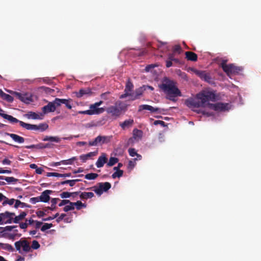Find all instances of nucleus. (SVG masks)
<instances>
[{
    "instance_id": "nucleus-14",
    "label": "nucleus",
    "mask_w": 261,
    "mask_h": 261,
    "mask_svg": "<svg viewBox=\"0 0 261 261\" xmlns=\"http://www.w3.org/2000/svg\"><path fill=\"white\" fill-rule=\"evenodd\" d=\"M143 110H148L151 113L158 112L159 113H161L162 110L158 108H154L148 105H142L139 106L138 108V112H140Z\"/></svg>"
},
{
    "instance_id": "nucleus-48",
    "label": "nucleus",
    "mask_w": 261,
    "mask_h": 261,
    "mask_svg": "<svg viewBox=\"0 0 261 261\" xmlns=\"http://www.w3.org/2000/svg\"><path fill=\"white\" fill-rule=\"evenodd\" d=\"M123 171L121 170L119 171H115L112 175V177L113 179L116 178V177L120 178L123 175Z\"/></svg>"
},
{
    "instance_id": "nucleus-40",
    "label": "nucleus",
    "mask_w": 261,
    "mask_h": 261,
    "mask_svg": "<svg viewBox=\"0 0 261 261\" xmlns=\"http://www.w3.org/2000/svg\"><path fill=\"white\" fill-rule=\"evenodd\" d=\"M15 203L14 205V207L16 208H18L19 206H20L21 207H22V208L25 207H30V205H29L28 204H27L25 203L21 202L19 200H15Z\"/></svg>"
},
{
    "instance_id": "nucleus-25",
    "label": "nucleus",
    "mask_w": 261,
    "mask_h": 261,
    "mask_svg": "<svg viewBox=\"0 0 261 261\" xmlns=\"http://www.w3.org/2000/svg\"><path fill=\"white\" fill-rule=\"evenodd\" d=\"M8 136L10 137L14 141L19 143H22L24 142V138L15 134H7Z\"/></svg>"
},
{
    "instance_id": "nucleus-52",
    "label": "nucleus",
    "mask_w": 261,
    "mask_h": 261,
    "mask_svg": "<svg viewBox=\"0 0 261 261\" xmlns=\"http://www.w3.org/2000/svg\"><path fill=\"white\" fill-rule=\"evenodd\" d=\"M61 141L60 138L58 136H50L49 141L50 142H54L56 143H60Z\"/></svg>"
},
{
    "instance_id": "nucleus-50",
    "label": "nucleus",
    "mask_w": 261,
    "mask_h": 261,
    "mask_svg": "<svg viewBox=\"0 0 261 261\" xmlns=\"http://www.w3.org/2000/svg\"><path fill=\"white\" fill-rule=\"evenodd\" d=\"M40 247V245L38 242L36 240H34L32 241V244L31 246V249H38Z\"/></svg>"
},
{
    "instance_id": "nucleus-57",
    "label": "nucleus",
    "mask_w": 261,
    "mask_h": 261,
    "mask_svg": "<svg viewBox=\"0 0 261 261\" xmlns=\"http://www.w3.org/2000/svg\"><path fill=\"white\" fill-rule=\"evenodd\" d=\"M17 228V226H7L4 228L3 232H6L7 231H12V230Z\"/></svg>"
},
{
    "instance_id": "nucleus-10",
    "label": "nucleus",
    "mask_w": 261,
    "mask_h": 261,
    "mask_svg": "<svg viewBox=\"0 0 261 261\" xmlns=\"http://www.w3.org/2000/svg\"><path fill=\"white\" fill-rule=\"evenodd\" d=\"M13 94L18 99L25 103H30L33 101L32 96L27 93H21L18 92H14Z\"/></svg>"
},
{
    "instance_id": "nucleus-12",
    "label": "nucleus",
    "mask_w": 261,
    "mask_h": 261,
    "mask_svg": "<svg viewBox=\"0 0 261 261\" xmlns=\"http://www.w3.org/2000/svg\"><path fill=\"white\" fill-rule=\"evenodd\" d=\"M173 64L182 65L184 64L183 60L178 58L177 56L169 55L166 65H172Z\"/></svg>"
},
{
    "instance_id": "nucleus-41",
    "label": "nucleus",
    "mask_w": 261,
    "mask_h": 261,
    "mask_svg": "<svg viewBox=\"0 0 261 261\" xmlns=\"http://www.w3.org/2000/svg\"><path fill=\"white\" fill-rule=\"evenodd\" d=\"M119 160L118 158L115 157H111L109 159V162L107 163V166L111 167L114 165L115 164L118 163Z\"/></svg>"
},
{
    "instance_id": "nucleus-59",
    "label": "nucleus",
    "mask_w": 261,
    "mask_h": 261,
    "mask_svg": "<svg viewBox=\"0 0 261 261\" xmlns=\"http://www.w3.org/2000/svg\"><path fill=\"white\" fill-rule=\"evenodd\" d=\"M39 201H40L39 196L36 197H32L30 199V202L33 204H35Z\"/></svg>"
},
{
    "instance_id": "nucleus-58",
    "label": "nucleus",
    "mask_w": 261,
    "mask_h": 261,
    "mask_svg": "<svg viewBox=\"0 0 261 261\" xmlns=\"http://www.w3.org/2000/svg\"><path fill=\"white\" fill-rule=\"evenodd\" d=\"M43 83L50 85L52 83V80L48 77H43L41 79Z\"/></svg>"
},
{
    "instance_id": "nucleus-43",
    "label": "nucleus",
    "mask_w": 261,
    "mask_h": 261,
    "mask_svg": "<svg viewBox=\"0 0 261 261\" xmlns=\"http://www.w3.org/2000/svg\"><path fill=\"white\" fill-rule=\"evenodd\" d=\"M98 176V174L95 173H90L85 175V177L88 180L95 179Z\"/></svg>"
},
{
    "instance_id": "nucleus-45",
    "label": "nucleus",
    "mask_w": 261,
    "mask_h": 261,
    "mask_svg": "<svg viewBox=\"0 0 261 261\" xmlns=\"http://www.w3.org/2000/svg\"><path fill=\"white\" fill-rule=\"evenodd\" d=\"M68 205H66L64 208L63 211L65 212H68L69 211L73 210L74 209L73 202H71L68 203Z\"/></svg>"
},
{
    "instance_id": "nucleus-13",
    "label": "nucleus",
    "mask_w": 261,
    "mask_h": 261,
    "mask_svg": "<svg viewBox=\"0 0 261 261\" xmlns=\"http://www.w3.org/2000/svg\"><path fill=\"white\" fill-rule=\"evenodd\" d=\"M207 106L210 109L216 111H222L226 109L227 104L221 102L213 104L207 102Z\"/></svg>"
},
{
    "instance_id": "nucleus-55",
    "label": "nucleus",
    "mask_w": 261,
    "mask_h": 261,
    "mask_svg": "<svg viewBox=\"0 0 261 261\" xmlns=\"http://www.w3.org/2000/svg\"><path fill=\"white\" fill-rule=\"evenodd\" d=\"M61 198H67L71 197L70 192H63L60 194Z\"/></svg>"
},
{
    "instance_id": "nucleus-39",
    "label": "nucleus",
    "mask_w": 261,
    "mask_h": 261,
    "mask_svg": "<svg viewBox=\"0 0 261 261\" xmlns=\"http://www.w3.org/2000/svg\"><path fill=\"white\" fill-rule=\"evenodd\" d=\"M25 116L29 119H40L39 115L35 112H29L25 114Z\"/></svg>"
},
{
    "instance_id": "nucleus-5",
    "label": "nucleus",
    "mask_w": 261,
    "mask_h": 261,
    "mask_svg": "<svg viewBox=\"0 0 261 261\" xmlns=\"http://www.w3.org/2000/svg\"><path fill=\"white\" fill-rule=\"evenodd\" d=\"M14 245L16 249L20 253H22V251L25 253L31 251L30 243L25 239H21L19 241L16 242Z\"/></svg>"
},
{
    "instance_id": "nucleus-3",
    "label": "nucleus",
    "mask_w": 261,
    "mask_h": 261,
    "mask_svg": "<svg viewBox=\"0 0 261 261\" xmlns=\"http://www.w3.org/2000/svg\"><path fill=\"white\" fill-rule=\"evenodd\" d=\"M147 47L148 49L142 48L131 50L129 52V55L133 58L136 59V60H141L143 57L148 53V51H150L149 49L152 50L155 48L154 47H152L150 43H148L147 44Z\"/></svg>"
},
{
    "instance_id": "nucleus-21",
    "label": "nucleus",
    "mask_w": 261,
    "mask_h": 261,
    "mask_svg": "<svg viewBox=\"0 0 261 261\" xmlns=\"http://www.w3.org/2000/svg\"><path fill=\"white\" fill-rule=\"evenodd\" d=\"M107 111L112 116H119L120 114V110L116 106H113L108 108Z\"/></svg>"
},
{
    "instance_id": "nucleus-60",
    "label": "nucleus",
    "mask_w": 261,
    "mask_h": 261,
    "mask_svg": "<svg viewBox=\"0 0 261 261\" xmlns=\"http://www.w3.org/2000/svg\"><path fill=\"white\" fill-rule=\"evenodd\" d=\"M69 202H70L69 200L64 199V200H61L60 203L59 204V206L61 207L64 205L68 204V203H69Z\"/></svg>"
},
{
    "instance_id": "nucleus-37",
    "label": "nucleus",
    "mask_w": 261,
    "mask_h": 261,
    "mask_svg": "<svg viewBox=\"0 0 261 261\" xmlns=\"http://www.w3.org/2000/svg\"><path fill=\"white\" fill-rule=\"evenodd\" d=\"M61 103L62 104H64L65 106L68 109H72V99L71 98L69 99H61Z\"/></svg>"
},
{
    "instance_id": "nucleus-36",
    "label": "nucleus",
    "mask_w": 261,
    "mask_h": 261,
    "mask_svg": "<svg viewBox=\"0 0 261 261\" xmlns=\"http://www.w3.org/2000/svg\"><path fill=\"white\" fill-rule=\"evenodd\" d=\"M27 216V213L25 212H21L18 216L14 217L13 222L18 223L20 221L23 220Z\"/></svg>"
},
{
    "instance_id": "nucleus-42",
    "label": "nucleus",
    "mask_w": 261,
    "mask_h": 261,
    "mask_svg": "<svg viewBox=\"0 0 261 261\" xmlns=\"http://www.w3.org/2000/svg\"><path fill=\"white\" fill-rule=\"evenodd\" d=\"M77 160L76 156H73L68 160L61 161L62 164L65 165H72L74 161Z\"/></svg>"
},
{
    "instance_id": "nucleus-33",
    "label": "nucleus",
    "mask_w": 261,
    "mask_h": 261,
    "mask_svg": "<svg viewBox=\"0 0 261 261\" xmlns=\"http://www.w3.org/2000/svg\"><path fill=\"white\" fill-rule=\"evenodd\" d=\"M94 196V194L93 192H81L80 197L81 199H87L92 198Z\"/></svg>"
},
{
    "instance_id": "nucleus-29",
    "label": "nucleus",
    "mask_w": 261,
    "mask_h": 261,
    "mask_svg": "<svg viewBox=\"0 0 261 261\" xmlns=\"http://www.w3.org/2000/svg\"><path fill=\"white\" fill-rule=\"evenodd\" d=\"M172 52L169 55L178 56L182 53L183 50L179 45H175L172 48Z\"/></svg>"
},
{
    "instance_id": "nucleus-63",
    "label": "nucleus",
    "mask_w": 261,
    "mask_h": 261,
    "mask_svg": "<svg viewBox=\"0 0 261 261\" xmlns=\"http://www.w3.org/2000/svg\"><path fill=\"white\" fill-rule=\"evenodd\" d=\"M59 173H56V172H47L46 174V176L47 177L55 176V177H59Z\"/></svg>"
},
{
    "instance_id": "nucleus-28",
    "label": "nucleus",
    "mask_w": 261,
    "mask_h": 261,
    "mask_svg": "<svg viewBox=\"0 0 261 261\" xmlns=\"http://www.w3.org/2000/svg\"><path fill=\"white\" fill-rule=\"evenodd\" d=\"M103 103L102 101H99L98 102H96L94 104L91 105L90 106V109H93L94 110L99 109V113L98 114L102 113L105 111V109L103 108H98V107L100 106Z\"/></svg>"
},
{
    "instance_id": "nucleus-64",
    "label": "nucleus",
    "mask_w": 261,
    "mask_h": 261,
    "mask_svg": "<svg viewBox=\"0 0 261 261\" xmlns=\"http://www.w3.org/2000/svg\"><path fill=\"white\" fill-rule=\"evenodd\" d=\"M66 216L65 214H61L60 216L56 219V221L57 222H60L61 221H62L65 217Z\"/></svg>"
},
{
    "instance_id": "nucleus-16",
    "label": "nucleus",
    "mask_w": 261,
    "mask_h": 261,
    "mask_svg": "<svg viewBox=\"0 0 261 261\" xmlns=\"http://www.w3.org/2000/svg\"><path fill=\"white\" fill-rule=\"evenodd\" d=\"M53 192V191L49 190H46L43 191L39 196L40 201L43 202H48L50 199L49 194H51Z\"/></svg>"
},
{
    "instance_id": "nucleus-4",
    "label": "nucleus",
    "mask_w": 261,
    "mask_h": 261,
    "mask_svg": "<svg viewBox=\"0 0 261 261\" xmlns=\"http://www.w3.org/2000/svg\"><path fill=\"white\" fill-rule=\"evenodd\" d=\"M17 123H19V125L21 127L27 130H35L44 132L48 128V125L45 123H40L39 125H35L27 123L20 120H19V122Z\"/></svg>"
},
{
    "instance_id": "nucleus-26",
    "label": "nucleus",
    "mask_w": 261,
    "mask_h": 261,
    "mask_svg": "<svg viewBox=\"0 0 261 261\" xmlns=\"http://www.w3.org/2000/svg\"><path fill=\"white\" fill-rule=\"evenodd\" d=\"M97 151H93L88 153L87 154H82L80 156V159L83 162H85L90 158L96 155Z\"/></svg>"
},
{
    "instance_id": "nucleus-22",
    "label": "nucleus",
    "mask_w": 261,
    "mask_h": 261,
    "mask_svg": "<svg viewBox=\"0 0 261 261\" xmlns=\"http://www.w3.org/2000/svg\"><path fill=\"white\" fill-rule=\"evenodd\" d=\"M134 123V121L133 119H128L125 120L123 122H120L119 123V125L121 126L122 129H125L126 128H128L133 126Z\"/></svg>"
},
{
    "instance_id": "nucleus-32",
    "label": "nucleus",
    "mask_w": 261,
    "mask_h": 261,
    "mask_svg": "<svg viewBox=\"0 0 261 261\" xmlns=\"http://www.w3.org/2000/svg\"><path fill=\"white\" fill-rule=\"evenodd\" d=\"M5 237L7 239H8L9 240H14L16 238H19L21 236V233H13V232L11 233H6L5 232L4 233Z\"/></svg>"
},
{
    "instance_id": "nucleus-51",
    "label": "nucleus",
    "mask_w": 261,
    "mask_h": 261,
    "mask_svg": "<svg viewBox=\"0 0 261 261\" xmlns=\"http://www.w3.org/2000/svg\"><path fill=\"white\" fill-rule=\"evenodd\" d=\"M53 227V224L51 223H45L41 228V230L42 231H44L47 229H48Z\"/></svg>"
},
{
    "instance_id": "nucleus-19",
    "label": "nucleus",
    "mask_w": 261,
    "mask_h": 261,
    "mask_svg": "<svg viewBox=\"0 0 261 261\" xmlns=\"http://www.w3.org/2000/svg\"><path fill=\"white\" fill-rule=\"evenodd\" d=\"M223 71L226 73L228 76L235 74L238 72L237 66H221Z\"/></svg>"
},
{
    "instance_id": "nucleus-38",
    "label": "nucleus",
    "mask_w": 261,
    "mask_h": 261,
    "mask_svg": "<svg viewBox=\"0 0 261 261\" xmlns=\"http://www.w3.org/2000/svg\"><path fill=\"white\" fill-rule=\"evenodd\" d=\"M134 88V85L132 83V82L130 81V80L129 79H128L126 85H125V88L124 89V91L128 92L129 93H130L133 91V89Z\"/></svg>"
},
{
    "instance_id": "nucleus-44",
    "label": "nucleus",
    "mask_w": 261,
    "mask_h": 261,
    "mask_svg": "<svg viewBox=\"0 0 261 261\" xmlns=\"http://www.w3.org/2000/svg\"><path fill=\"white\" fill-rule=\"evenodd\" d=\"M74 207L75 206L77 210H81L82 207H86V205L83 203L81 201H77L75 202H73Z\"/></svg>"
},
{
    "instance_id": "nucleus-17",
    "label": "nucleus",
    "mask_w": 261,
    "mask_h": 261,
    "mask_svg": "<svg viewBox=\"0 0 261 261\" xmlns=\"http://www.w3.org/2000/svg\"><path fill=\"white\" fill-rule=\"evenodd\" d=\"M108 161V158L106 156V153H102V154L99 156L98 160L96 163V166L97 168H101L103 166L104 164Z\"/></svg>"
},
{
    "instance_id": "nucleus-35",
    "label": "nucleus",
    "mask_w": 261,
    "mask_h": 261,
    "mask_svg": "<svg viewBox=\"0 0 261 261\" xmlns=\"http://www.w3.org/2000/svg\"><path fill=\"white\" fill-rule=\"evenodd\" d=\"M0 248L9 252H13L14 251V249L11 245L6 243H0Z\"/></svg>"
},
{
    "instance_id": "nucleus-53",
    "label": "nucleus",
    "mask_w": 261,
    "mask_h": 261,
    "mask_svg": "<svg viewBox=\"0 0 261 261\" xmlns=\"http://www.w3.org/2000/svg\"><path fill=\"white\" fill-rule=\"evenodd\" d=\"M128 153H129V154L131 156H135V155H137V156H140V157H141V155H140L137 153L135 148H129L128 149Z\"/></svg>"
},
{
    "instance_id": "nucleus-49",
    "label": "nucleus",
    "mask_w": 261,
    "mask_h": 261,
    "mask_svg": "<svg viewBox=\"0 0 261 261\" xmlns=\"http://www.w3.org/2000/svg\"><path fill=\"white\" fill-rule=\"evenodd\" d=\"M145 91L143 86L136 89L135 94L139 97L142 95L143 92Z\"/></svg>"
},
{
    "instance_id": "nucleus-2",
    "label": "nucleus",
    "mask_w": 261,
    "mask_h": 261,
    "mask_svg": "<svg viewBox=\"0 0 261 261\" xmlns=\"http://www.w3.org/2000/svg\"><path fill=\"white\" fill-rule=\"evenodd\" d=\"M161 89L167 95V98L170 100L175 101V97L181 96L180 90L175 86V83L165 77L163 83L159 85Z\"/></svg>"
},
{
    "instance_id": "nucleus-27",
    "label": "nucleus",
    "mask_w": 261,
    "mask_h": 261,
    "mask_svg": "<svg viewBox=\"0 0 261 261\" xmlns=\"http://www.w3.org/2000/svg\"><path fill=\"white\" fill-rule=\"evenodd\" d=\"M156 47L159 50L163 53L166 52L169 49L166 42H163L160 41H158Z\"/></svg>"
},
{
    "instance_id": "nucleus-54",
    "label": "nucleus",
    "mask_w": 261,
    "mask_h": 261,
    "mask_svg": "<svg viewBox=\"0 0 261 261\" xmlns=\"http://www.w3.org/2000/svg\"><path fill=\"white\" fill-rule=\"evenodd\" d=\"M61 99L59 98H56L54 101H53V103L54 104V106L55 107V109H56V108L58 107H59L61 105Z\"/></svg>"
},
{
    "instance_id": "nucleus-47",
    "label": "nucleus",
    "mask_w": 261,
    "mask_h": 261,
    "mask_svg": "<svg viewBox=\"0 0 261 261\" xmlns=\"http://www.w3.org/2000/svg\"><path fill=\"white\" fill-rule=\"evenodd\" d=\"M15 201V200L13 198L12 199H8L7 197H6L5 198L3 202V205H5L6 204H9L10 205H12L14 202Z\"/></svg>"
},
{
    "instance_id": "nucleus-46",
    "label": "nucleus",
    "mask_w": 261,
    "mask_h": 261,
    "mask_svg": "<svg viewBox=\"0 0 261 261\" xmlns=\"http://www.w3.org/2000/svg\"><path fill=\"white\" fill-rule=\"evenodd\" d=\"M60 200L59 198H52L51 199V206L48 207V208L50 209L51 211L54 210L56 208V204H57V202L58 201Z\"/></svg>"
},
{
    "instance_id": "nucleus-15",
    "label": "nucleus",
    "mask_w": 261,
    "mask_h": 261,
    "mask_svg": "<svg viewBox=\"0 0 261 261\" xmlns=\"http://www.w3.org/2000/svg\"><path fill=\"white\" fill-rule=\"evenodd\" d=\"M4 110L0 107V116L3 118L8 120L11 123L14 124L19 122V120L17 118L13 117L11 115H9L4 113Z\"/></svg>"
},
{
    "instance_id": "nucleus-11",
    "label": "nucleus",
    "mask_w": 261,
    "mask_h": 261,
    "mask_svg": "<svg viewBox=\"0 0 261 261\" xmlns=\"http://www.w3.org/2000/svg\"><path fill=\"white\" fill-rule=\"evenodd\" d=\"M143 134L142 130L137 128L134 129L133 130V137L128 140V145L134 143L135 140L136 141L140 140L142 138Z\"/></svg>"
},
{
    "instance_id": "nucleus-62",
    "label": "nucleus",
    "mask_w": 261,
    "mask_h": 261,
    "mask_svg": "<svg viewBox=\"0 0 261 261\" xmlns=\"http://www.w3.org/2000/svg\"><path fill=\"white\" fill-rule=\"evenodd\" d=\"M109 92H107L103 93H102L100 95V97L102 99L107 100L108 99V95L110 94Z\"/></svg>"
},
{
    "instance_id": "nucleus-56",
    "label": "nucleus",
    "mask_w": 261,
    "mask_h": 261,
    "mask_svg": "<svg viewBox=\"0 0 261 261\" xmlns=\"http://www.w3.org/2000/svg\"><path fill=\"white\" fill-rule=\"evenodd\" d=\"M5 180L8 183L15 182L18 181V179L13 177H6Z\"/></svg>"
},
{
    "instance_id": "nucleus-6",
    "label": "nucleus",
    "mask_w": 261,
    "mask_h": 261,
    "mask_svg": "<svg viewBox=\"0 0 261 261\" xmlns=\"http://www.w3.org/2000/svg\"><path fill=\"white\" fill-rule=\"evenodd\" d=\"M188 70L192 71L199 77H200L202 80L208 83H212L213 82L212 77H211L210 74L205 71L198 70L193 66H190L188 68Z\"/></svg>"
},
{
    "instance_id": "nucleus-61",
    "label": "nucleus",
    "mask_w": 261,
    "mask_h": 261,
    "mask_svg": "<svg viewBox=\"0 0 261 261\" xmlns=\"http://www.w3.org/2000/svg\"><path fill=\"white\" fill-rule=\"evenodd\" d=\"M154 124V125H158V124H160L161 125V126H166V124H165V122L163 121H162V120H155L154 122H153Z\"/></svg>"
},
{
    "instance_id": "nucleus-30",
    "label": "nucleus",
    "mask_w": 261,
    "mask_h": 261,
    "mask_svg": "<svg viewBox=\"0 0 261 261\" xmlns=\"http://www.w3.org/2000/svg\"><path fill=\"white\" fill-rule=\"evenodd\" d=\"M82 181L81 179H72V180H66L65 181H61L60 182H59L58 183V185H65V184H69V186L70 187H73V186H74V185L75 184V183L76 182H79V181Z\"/></svg>"
},
{
    "instance_id": "nucleus-1",
    "label": "nucleus",
    "mask_w": 261,
    "mask_h": 261,
    "mask_svg": "<svg viewBox=\"0 0 261 261\" xmlns=\"http://www.w3.org/2000/svg\"><path fill=\"white\" fill-rule=\"evenodd\" d=\"M216 95L212 91H203L196 94V97L186 100V105L190 109L205 107L209 101H215Z\"/></svg>"
},
{
    "instance_id": "nucleus-20",
    "label": "nucleus",
    "mask_w": 261,
    "mask_h": 261,
    "mask_svg": "<svg viewBox=\"0 0 261 261\" xmlns=\"http://www.w3.org/2000/svg\"><path fill=\"white\" fill-rule=\"evenodd\" d=\"M185 59L188 61L196 62L197 61L198 56L196 54L191 51L185 52Z\"/></svg>"
},
{
    "instance_id": "nucleus-24",
    "label": "nucleus",
    "mask_w": 261,
    "mask_h": 261,
    "mask_svg": "<svg viewBox=\"0 0 261 261\" xmlns=\"http://www.w3.org/2000/svg\"><path fill=\"white\" fill-rule=\"evenodd\" d=\"M92 94V91L90 88L81 89L79 92L76 93V96L79 98L82 97L84 95H90Z\"/></svg>"
},
{
    "instance_id": "nucleus-31",
    "label": "nucleus",
    "mask_w": 261,
    "mask_h": 261,
    "mask_svg": "<svg viewBox=\"0 0 261 261\" xmlns=\"http://www.w3.org/2000/svg\"><path fill=\"white\" fill-rule=\"evenodd\" d=\"M99 109L97 110H94L93 109H90L89 110H86V111H79V114H87L89 115H92L95 114H98V113H99Z\"/></svg>"
},
{
    "instance_id": "nucleus-34",
    "label": "nucleus",
    "mask_w": 261,
    "mask_h": 261,
    "mask_svg": "<svg viewBox=\"0 0 261 261\" xmlns=\"http://www.w3.org/2000/svg\"><path fill=\"white\" fill-rule=\"evenodd\" d=\"M0 96L3 99H4L9 102H12L14 99L13 97L12 96L4 93L3 91H0Z\"/></svg>"
},
{
    "instance_id": "nucleus-18",
    "label": "nucleus",
    "mask_w": 261,
    "mask_h": 261,
    "mask_svg": "<svg viewBox=\"0 0 261 261\" xmlns=\"http://www.w3.org/2000/svg\"><path fill=\"white\" fill-rule=\"evenodd\" d=\"M42 111L44 114L55 112L56 109L53 101L49 102L47 105L42 107Z\"/></svg>"
},
{
    "instance_id": "nucleus-8",
    "label": "nucleus",
    "mask_w": 261,
    "mask_h": 261,
    "mask_svg": "<svg viewBox=\"0 0 261 261\" xmlns=\"http://www.w3.org/2000/svg\"><path fill=\"white\" fill-rule=\"evenodd\" d=\"M15 213L8 211L0 214V224H10L13 222Z\"/></svg>"
},
{
    "instance_id": "nucleus-7",
    "label": "nucleus",
    "mask_w": 261,
    "mask_h": 261,
    "mask_svg": "<svg viewBox=\"0 0 261 261\" xmlns=\"http://www.w3.org/2000/svg\"><path fill=\"white\" fill-rule=\"evenodd\" d=\"M98 187L96 186L89 188L93 189V191L98 195H101L103 192L108 191L111 188V184L109 182H99L97 184Z\"/></svg>"
},
{
    "instance_id": "nucleus-23",
    "label": "nucleus",
    "mask_w": 261,
    "mask_h": 261,
    "mask_svg": "<svg viewBox=\"0 0 261 261\" xmlns=\"http://www.w3.org/2000/svg\"><path fill=\"white\" fill-rule=\"evenodd\" d=\"M228 60L225 58L217 57L214 59V63L218 65H227L226 64ZM228 65H233V64H230Z\"/></svg>"
},
{
    "instance_id": "nucleus-9",
    "label": "nucleus",
    "mask_w": 261,
    "mask_h": 261,
    "mask_svg": "<svg viewBox=\"0 0 261 261\" xmlns=\"http://www.w3.org/2000/svg\"><path fill=\"white\" fill-rule=\"evenodd\" d=\"M111 136H98L93 141L89 142V145L90 146H97L98 144L108 143L111 141Z\"/></svg>"
}]
</instances>
